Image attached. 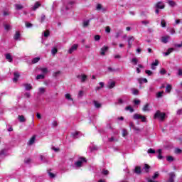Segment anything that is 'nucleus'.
<instances>
[{"instance_id": "f257e3e1", "label": "nucleus", "mask_w": 182, "mask_h": 182, "mask_svg": "<svg viewBox=\"0 0 182 182\" xmlns=\"http://www.w3.org/2000/svg\"><path fill=\"white\" fill-rule=\"evenodd\" d=\"M154 119H159L161 122H164V119H166V113L161 112L160 110H158L154 114Z\"/></svg>"}, {"instance_id": "f03ea898", "label": "nucleus", "mask_w": 182, "mask_h": 182, "mask_svg": "<svg viewBox=\"0 0 182 182\" xmlns=\"http://www.w3.org/2000/svg\"><path fill=\"white\" fill-rule=\"evenodd\" d=\"M83 163H86V158H80L75 164L77 167H82V164H83Z\"/></svg>"}, {"instance_id": "7ed1b4c3", "label": "nucleus", "mask_w": 182, "mask_h": 182, "mask_svg": "<svg viewBox=\"0 0 182 182\" xmlns=\"http://www.w3.org/2000/svg\"><path fill=\"white\" fill-rule=\"evenodd\" d=\"M127 42H128V48L129 49H130L132 48V45H133V42H134V37L133 36L128 37Z\"/></svg>"}, {"instance_id": "20e7f679", "label": "nucleus", "mask_w": 182, "mask_h": 182, "mask_svg": "<svg viewBox=\"0 0 182 182\" xmlns=\"http://www.w3.org/2000/svg\"><path fill=\"white\" fill-rule=\"evenodd\" d=\"M77 48H79V45L74 44L72 47L68 50V53L72 54L75 50H77Z\"/></svg>"}, {"instance_id": "39448f33", "label": "nucleus", "mask_w": 182, "mask_h": 182, "mask_svg": "<svg viewBox=\"0 0 182 182\" xmlns=\"http://www.w3.org/2000/svg\"><path fill=\"white\" fill-rule=\"evenodd\" d=\"M77 79L81 80L82 83H84V82H86V79H87V75H78L77 76Z\"/></svg>"}, {"instance_id": "423d86ee", "label": "nucleus", "mask_w": 182, "mask_h": 182, "mask_svg": "<svg viewBox=\"0 0 182 182\" xmlns=\"http://www.w3.org/2000/svg\"><path fill=\"white\" fill-rule=\"evenodd\" d=\"M174 178H176V173L171 172L169 173V179L166 182H174Z\"/></svg>"}, {"instance_id": "0eeeda50", "label": "nucleus", "mask_w": 182, "mask_h": 182, "mask_svg": "<svg viewBox=\"0 0 182 182\" xmlns=\"http://www.w3.org/2000/svg\"><path fill=\"white\" fill-rule=\"evenodd\" d=\"M156 9H164V3L159 1L155 5Z\"/></svg>"}, {"instance_id": "6e6552de", "label": "nucleus", "mask_w": 182, "mask_h": 182, "mask_svg": "<svg viewBox=\"0 0 182 182\" xmlns=\"http://www.w3.org/2000/svg\"><path fill=\"white\" fill-rule=\"evenodd\" d=\"M109 49V47L105 46L101 48L100 55L102 56H105L106 54V52H107V50Z\"/></svg>"}, {"instance_id": "1a4fd4ad", "label": "nucleus", "mask_w": 182, "mask_h": 182, "mask_svg": "<svg viewBox=\"0 0 182 182\" xmlns=\"http://www.w3.org/2000/svg\"><path fill=\"white\" fill-rule=\"evenodd\" d=\"M170 39H171L170 36H163V37H161V42L163 43H167V42H168V41H170Z\"/></svg>"}, {"instance_id": "9d476101", "label": "nucleus", "mask_w": 182, "mask_h": 182, "mask_svg": "<svg viewBox=\"0 0 182 182\" xmlns=\"http://www.w3.org/2000/svg\"><path fill=\"white\" fill-rule=\"evenodd\" d=\"M97 11H102V12H106V9L102 6V4H97L96 6Z\"/></svg>"}, {"instance_id": "9b49d317", "label": "nucleus", "mask_w": 182, "mask_h": 182, "mask_svg": "<svg viewBox=\"0 0 182 182\" xmlns=\"http://www.w3.org/2000/svg\"><path fill=\"white\" fill-rule=\"evenodd\" d=\"M14 75V79H13V82H18V79H19V76L21 75L18 72H15Z\"/></svg>"}, {"instance_id": "f8f14e48", "label": "nucleus", "mask_w": 182, "mask_h": 182, "mask_svg": "<svg viewBox=\"0 0 182 182\" xmlns=\"http://www.w3.org/2000/svg\"><path fill=\"white\" fill-rule=\"evenodd\" d=\"M35 140H36V136L33 135L29 140L28 141V145L29 146H32V144H33V143H35Z\"/></svg>"}, {"instance_id": "ddd939ff", "label": "nucleus", "mask_w": 182, "mask_h": 182, "mask_svg": "<svg viewBox=\"0 0 182 182\" xmlns=\"http://www.w3.org/2000/svg\"><path fill=\"white\" fill-rule=\"evenodd\" d=\"M129 127L134 130H136V132H140V129L134 126V124L133 122L129 123Z\"/></svg>"}, {"instance_id": "4468645a", "label": "nucleus", "mask_w": 182, "mask_h": 182, "mask_svg": "<svg viewBox=\"0 0 182 182\" xmlns=\"http://www.w3.org/2000/svg\"><path fill=\"white\" fill-rule=\"evenodd\" d=\"M18 119L21 123H25V122H26V119H25L23 115H18Z\"/></svg>"}, {"instance_id": "2eb2a0df", "label": "nucleus", "mask_w": 182, "mask_h": 182, "mask_svg": "<svg viewBox=\"0 0 182 182\" xmlns=\"http://www.w3.org/2000/svg\"><path fill=\"white\" fill-rule=\"evenodd\" d=\"M134 173L136 174H141V168L140 166H136L134 169Z\"/></svg>"}, {"instance_id": "dca6fc26", "label": "nucleus", "mask_w": 182, "mask_h": 182, "mask_svg": "<svg viewBox=\"0 0 182 182\" xmlns=\"http://www.w3.org/2000/svg\"><path fill=\"white\" fill-rule=\"evenodd\" d=\"M39 6H41V3H39V1L36 2V4H34V6L32 8L33 11H36L38 8H39Z\"/></svg>"}, {"instance_id": "f3484780", "label": "nucleus", "mask_w": 182, "mask_h": 182, "mask_svg": "<svg viewBox=\"0 0 182 182\" xmlns=\"http://www.w3.org/2000/svg\"><path fill=\"white\" fill-rule=\"evenodd\" d=\"M149 105L146 104L144 107L142 108L143 112H150Z\"/></svg>"}, {"instance_id": "a211bd4d", "label": "nucleus", "mask_w": 182, "mask_h": 182, "mask_svg": "<svg viewBox=\"0 0 182 182\" xmlns=\"http://www.w3.org/2000/svg\"><path fill=\"white\" fill-rule=\"evenodd\" d=\"M124 103V101L122 98H119L117 100V102H114L115 106H117L118 105H123Z\"/></svg>"}, {"instance_id": "6ab92c4d", "label": "nucleus", "mask_w": 182, "mask_h": 182, "mask_svg": "<svg viewBox=\"0 0 182 182\" xmlns=\"http://www.w3.org/2000/svg\"><path fill=\"white\" fill-rule=\"evenodd\" d=\"M171 89H173V87H171V85L168 84L166 88V93H170L171 92Z\"/></svg>"}, {"instance_id": "aec40b11", "label": "nucleus", "mask_w": 182, "mask_h": 182, "mask_svg": "<svg viewBox=\"0 0 182 182\" xmlns=\"http://www.w3.org/2000/svg\"><path fill=\"white\" fill-rule=\"evenodd\" d=\"M94 106L97 108V109H100V107H102V104L99 103V102L97 101H94Z\"/></svg>"}, {"instance_id": "412c9836", "label": "nucleus", "mask_w": 182, "mask_h": 182, "mask_svg": "<svg viewBox=\"0 0 182 182\" xmlns=\"http://www.w3.org/2000/svg\"><path fill=\"white\" fill-rule=\"evenodd\" d=\"M167 2L170 6H176V5H177V4L173 0H167Z\"/></svg>"}, {"instance_id": "4be33fe9", "label": "nucleus", "mask_w": 182, "mask_h": 182, "mask_svg": "<svg viewBox=\"0 0 182 182\" xmlns=\"http://www.w3.org/2000/svg\"><path fill=\"white\" fill-rule=\"evenodd\" d=\"M174 50L173 48H168L166 53H164L165 56H168Z\"/></svg>"}, {"instance_id": "5701e85b", "label": "nucleus", "mask_w": 182, "mask_h": 182, "mask_svg": "<svg viewBox=\"0 0 182 182\" xmlns=\"http://www.w3.org/2000/svg\"><path fill=\"white\" fill-rule=\"evenodd\" d=\"M36 80H43V79H45V75L43 74L38 75L36 76Z\"/></svg>"}, {"instance_id": "b1692460", "label": "nucleus", "mask_w": 182, "mask_h": 182, "mask_svg": "<svg viewBox=\"0 0 182 182\" xmlns=\"http://www.w3.org/2000/svg\"><path fill=\"white\" fill-rule=\"evenodd\" d=\"M39 60H41V58L36 57V58H33V59L32 60L31 63H32L33 65H35V63H38V62Z\"/></svg>"}, {"instance_id": "393cba45", "label": "nucleus", "mask_w": 182, "mask_h": 182, "mask_svg": "<svg viewBox=\"0 0 182 182\" xmlns=\"http://www.w3.org/2000/svg\"><path fill=\"white\" fill-rule=\"evenodd\" d=\"M6 59L8 60L9 62H12V55H11L9 53L6 54Z\"/></svg>"}, {"instance_id": "a878e982", "label": "nucleus", "mask_w": 182, "mask_h": 182, "mask_svg": "<svg viewBox=\"0 0 182 182\" xmlns=\"http://www.w3.org/2000/svg\"><path fill=\"white\" fill-rule=\"evenodd\" d=\"M114 86H116L115 82H109V84H108V87L109 89H113V87H114Z\"/></svg>"}, {"instance_id": "bb28decb", "label": "nucleus", "mask_w": 182, "mask_h": 182, "mask_svg": "<svg viewBox=\"0 0 182 182\" xmlns=\"http://www.w3.org/2000/svg\"><path fill=\"white\" fill-rule=\"evenodd\" d=\"M23 86L26 87V90H31V89H32L31 84H24Z\"/></svg>"}, {"instance_id": "cd10ccee", "label": "nucleus", "mask_w": 182, "mask_h": 182, "mask_svg": "<svg viewBox=\"0 0 182 182\" xmlns=\"http://www.w3.org/2000/svg\"><path fill=\"white\" fill-rule=\"evenodd\" d=\"M131 62L132 65H137V63H139V60L136 58H134L132 59Z\"/></svg>"}, {"instance_id": "c85d7f7f", "label": "nucleus", "mask_w": 182, "mask_h": 182, "mask_svg": "<svg viewBox=\"0 0 182 182\" xmlns=\"http://www.w3.org/2000/svg\"><path fill=\"white\" fill-rule=\"evenodd\" d=\"M20 37H21V33H19V31H16L14 36L15 41H18V39H19Z\"/></svg>"}, {"instance_id": "c756f323", "label": "nucleus", "mask_w": 182, "mask_h": 182, "mask_svg": "<svg viewBox=\"0 0 182 182\" xmlns=\"http://www.w3.org/2000/svg\"><path fill=\"white\" fill-rule=\"evenodd\" d=\"M89 23H90V21L87 20L83 22V28H87L89 26Z\"/></svg>"}, {"instance_id": "7c9ffc66", "label": "nucleus", "mask_w": 182, "mask_h": 182, "mask_svg": "<svg viewBox=\"0 0 182 182\" xmlns=\"http://www.w3.org/2000/svg\"><path fill=\"white\" fill-rule=\"evenodd\" d=\"M150 168V166L149 164H145L144 166V170H145L146 173H149V170Z\"/></svg>"}, {"instance_id": "2f4dec72", "label": "nucleus", "mask_w": 182, "mask_h": 182, "mask_svg": "<svg viewBox=\"0 0 182 182\" xmlns=\"http://www.w3.org/2000/svg\"><path fill=\"white\" fill-rule=\"evenodd\" d=\"M38 91H39L40 95H43V93H45V92H46V89H45V87H40Z\"/></svg>"}, {"instance_id": "473e14b6", "label": "nucleus", "mask_w": 182, "mask_h": 182, "mask_svg": "<svg viewBox=\"0 0 182 182\" xmlns=\"http://www.w3.org/2000/svg\"><path fill=\"white\" fill-rule=\"evenodd\" d=\"M133 118L134 119V120H139V119H141V115L139 114H135Z\"/></svg>"}, {"instance_id": "72a5a7b5", "label": "nucleus", "mask_w": 182, "mask_h": 182, "mask_svg": "<svg viewBox=\"0 0 182 182\" xmlns=\"http://www.w3.org/2000/svg\"><path fill=\"white\" fill-rule=\"evenodd\" d=\"M15 8L17 10L23 9V6H22L21 4H15Z\"/></svg>"}, {"instance_id": "f704fd0d", "label": "nucleus", "mask_w": 182, "mask_h": 182, "mask_svg": "<svg viewBox=\"0 0 182 182\" xmlns=\"http://www.w3.org/2000/svg\"><path fill=\"white\" fill-rule=\"evenodd\" d=\"M125 110H129L130 113H133V112H134V109H133L131 106L126 107Z\"/></svg>"}, {"instance_id": "c9c22d12", "label": "nucleus", "mask_w": 182, "mask_h": 182, "mask_svg": "<svg viewBox=\"0 0 182 182\" xmlns=\"http://www.w3.org/2000/svg\"><path fill=\"white\" fill-rule=\"evenodd\" d=\"M157 153H159L158 159L161 160V159H163V156H161V149H158Z\"/></svg>"}, {"instance_id": "e433bc0d", "label": "nucleus", "mask_w": 182, "mask_h": 182, "mask_svg": "<svg viewBox=\"0 0 182 182\" xmlns=\"http://www.w3.org/2000/svg\"><path fill=\"white\" fill-rule=\"evenodd\" d=\"M51 53H52V55H53L55 56L56 55V53H58V48H53L51 50Z\"/></svg>"}, {"instance_id": "4c0bfd02", "label": "nucleus", "mask_w": 182, "mask_h": 182, "mask_svg": "<svg viewBox=\"0 0 182 182\" xmlns=\"http://www.w3.org/2000/svg\"><path fill=\"white\" fill-rule=\"evenodd\" d=\"M147 153L149 154H154L156 153V150H154L153 149H148Z\"/></svg>"}, {"instance_id": "58836bf2", "label": "nucleus", "mask_w": 182, "mask_h": 182, "mask_svg": "<svg viewBox=\"0 0 182 182\" xmlns=\"http://www.w3.org/2000/svg\"><path fill=\"white\" fill-rule=\"evenodd\" d=\"M40 70L42 71L43 73H48L49 70L46 68H40Z\"/></svg>"}, {"instance_id": "ea45409f", "label": "nucleus", "mask_w": 182, "mask_h": 182, "mask_svg": "<svg viewBox=\"0 0 182 182\" xmlns=\"http://www.w3.org/2000/svg\"><path fill=\"white\" fill-rule=\"evenodd\" d=\"M79 132H75V133H73L72 134V136L73 137V139H77V136H79Z\"/></svg>"}, {"instance_id": "a19ab883", "label": "nucleus", "mask_w": 182, "mask_h": 182, "mask_svg": "<svg viewBox=\"0 0 182 182\" xmlns=\"http://www.w3.org/2000/svg\"><path fill=\"white\" fill-rule=\"evenodd\" d=\"M6 154V149H2L0 151V157Z\"/></svg>"}, {"instance_id": "79ce46f5", "label": "nucleus", "mask_w": 182, "mask_h": 182, "mask_svg": "<svg viewBox=\"0 0 182 182\" xmlns=\"http://www.w3.org/2000/svg\"><path fill=\"white\" fill-rule=\"evenodd\" d=\"M159 175L160 173H159V172H155L154 175L152 176L153 180H156V178H157V177H159Z\"/></svg>"}, {"instance_id": "37998d69", "label": "nucleus", "mask_w": 182, "mask_h": 182, "mask_svg": "<svg viewBox=\"0 0 182 182\" xmlns=\"http://www.w3.org/2000/svg\"><path fill=\"white\" fill-rule=\"evenodd\" d=\"M65 99H67V100H72V101H73V99L72 98V97H70V94H66L65 95Z\"/></svg>"}, {"instance_id": "c03bdc74", "label": "nucleus", "mask_w": 182, "mask_h": 182, "mask_svg": "<svg viewBox=\"0 0 182 182\" xmlns=\"http://www.w3.org/2000/svg\"><path fill=\"white\" fill-rule=\"evenodd\" d=\"M164 93V91L159 92L156 94V97L160 98L163 97V94Z\"/></svg>"}, {"instance_id": "a18cd8bd", "label": "nucleus", "mask_w": 182, "mask_h": 182, "mask_svg": "<svg viewBox=\"0 0 182 182\" xmlns=\"http://www.w3.org/2000/svg\"><path fill=\"white\" fill-rule=\"evenodd\" d=\"M129 134V133L127 132V130L126 129H123L122 130V136L123 137H126V136H127Z\"/></svg>"}, {"instance_id": "49530a36", "label": "nucleus", "mask_w": 182, "mask_h": 182, "mask_svg": "<svg viewBox=\"0 0 182 182\" xmlns=\"http://www.w3.org/2000/svg\"><path fill=\"white\" fill-rule=\"evenodd\" d=\"M139 83H143V82L144 83H147V80L146 78H141V79H139Z\"/></svg>"}, {"instance_id": "de8ad7c7", "label": "nucleus", "mask_w": 182, "mask_h": 182, "mask_svg": "<svg viewBox=\"0 0 182 182\" xmlns=\"http://www.w3.org/2000/svg\"><path fill=\"white\" fill-rule=\"evenodd\" d=\"M168 31L171 35H174V33H176V30L173 28H169Z\"/></svg>"}, {"instance_id": "09e8293b", "label": "nucleus", "mask_w": 182, "mask_h": 182, "mask_svg": "<svg viewBox=\"0 0 182 182\" xmlns=\"http://www.w3.org/2000/svg\"><path fill=\"white\" fill-rule=\"evenodd\" d=\"M60 74V71H57L53 73V76L54 77H57V76H59Z\"/></svg>"}, {"instance_id": "8fccbe9b", "label": "nucleus", "mask_w": 182, "mask_h": 182, "mask_svg": "<svg viewBox=\"0 0 182 182\" xmlns=\"http://www.w3.org/2000/svg\"><path fill=\"white\" fill-rule=\"evenodd\" d=\"M161 25L162 28H166V21L161 20Z\"/></svg>"}, {"instance_id": "3c124183", "label": "nucleus", "mask_w": 182, "mask_h": 182, "mask_svg": "<svg viewBox=\"0 0 182 182\" xmlns=\"http://www.w3.org/2000/svg\"><path fill=\"white\" fill-rule=\"evenodd\" d=\"M160 73L161 75H166V73H167V71L166 70V69L161 68L160 70Z\"/></svg>"}, {"instance_id": "603ef678", "label": "nucleus", "mask_w": 182, "mask_h": 182, "mask_svg": "<svg viewBox=\"0 0 182 182\" xmlns=\"http://www.w3.org/2000/svg\"><path fill=\"white\" fill-rule=\"evenodd\" d=\"M145 73H146V75H148V76H151V75H153V72H151V70H146Z\"/></svg>"}, {"instance_id": "864d4df0", "label": "nucleus", "mask_w": 182, "mask_h": 182, "mask_svg": "<svg viewBox=\"0 0 182 182\" xmlns=\"http://www.w3.org/2000/svg\"><path fill=\"white\" fill-rule=\"evenodd\" d=\"M132 94L136 95H139V90L136 89H132Z\"/></svg>"}, {"instance_id": "5fc2aeb1", "label": "nucleus", "mask_w": 182, "mask_h": 182, "mask_svg": "<svg viewBox=\"0 0 182 182\" xmlns=\"http://www.w3.org/2000/svg\"><path fill=\"white\" fill-rule=\"evenodd\" d=\"M152 66H159V60H156L154 63H152L151 65Z\"/></svg>"}, {"instance_id": "6e6d98bb", "label": "nucleus", "mask_w": 182, "mask_h": 182, "mask_svg": "<svg viewBox=\"0 0 182 182\" xmlns=\"http://www.w3.org/2000/svg\"><path fill=\"white\" fill-rule=\"evenodd\" d=\"M181 152H182V151L180 149H175L176 154H181Z\"/></svg>"}, {"instance_id": "4d7b16f0", "label": "nucleus", "mask_w": 182, "mask_h": 182, "mask_svg": "<svg viewBox=\"0 0 182 182\" xmlns=\"http://www.w3.org/2000/svg\"><path fill=\"white\" fill-rule=\"evenodd\" d=\"M26 28H32L33 25L31 23L26 22L25 23Z\"/></svg>"}, {"instance_id": "13d9d810", "label": "nucleus", "mask_w": 182, "mask_h": 182, "mask_svg": "<svg viewBox=\"0 0 182 182\" xmlns=\"http://www.w3.org/2000/svg\"><path fill=\"white\" fill-rule=\"evenodd\" d=\"M166 160H167V161H173L174 158H173V156H168L166 158Z\"/></svg>"}, {"instance_id": "bf43d9fd", "label": "nucleus", "mask_w": 182, "mask_h": 182, "mask_svg": "<svg viewBox=\"0 0 182 182\" xmlns=\"http://www.w3.org/2000/svg\"><path fill=\"white\" fill-rule=\"evenodd\" d=\"M44 36L45 38H48V36H49V30H47L44 32Z\"/></svg>"}, {"instance_id": "052dcab7", "label": "nucleus", "mask_w": 182, "mask_h": 182, "mask_svg": "<svg viewBox=\"0 0 182 182\" xmlns=\"http://www.w3.org/2000/svg\"><path fill=\"white\" fill-rule=\"evenodd\" d=\"M4 28H5L6 31H9V29H11V26H9L8 24H5Z\"/></svg>"}, {"instance_id": "680f3d73", "label": "nucleus", "mask_w": 182, "mask_h": 182, "mask_svg": "<svg viewBox=\"0 0 182 182\" xmlns=\"http://www.w3.org/2000/svg\"><path fill=\"white\" fill-rule=\"evenodd\" d=\"M46 16L44 14L41 15V22H43V21H45Z\"/></svg>"}, {"instance_id": "e2e57ef3", "label": "nucleus", "mask_w": 182, "mask_h": 182, "mask_svg": "<svg viewBox=\"0 0 182 182\" xmlns=\"http://www.w3.org/2000/svg\"><path fill=\"white\" fill-rule=\"evenodd\" d=\"M141 23L143 25H149V23H150V21H142Z\"/></svg>"}, {"instance_id": "0e129e2a", "label": "nucleus", "mask_w": 182, "mask_h": 182, "mask_svg": "<svg viewBox=\"0 0 182 182\" xmlns=\"http://www.w3.org/2000/svg\"><path fill=\"white\" fill-rule=\"evenodd\" d=\"M95 41H100V36L99 35L95 36Z\"/></svg>"}, {"instance_id": "69168bd1", "label": "nucleus", "mask_w": 182, "mask_h": 182, "mask_svg": "<svg viewBox=\"0 0 182 182\" xmlns=\"http://www.w3.org/2000/svg\"><path fill=\"white\" fill-rule=\"evenodd\" d=\"M134 105H140V100H134Z\"/></svg>"}, {"instance_id": "338daca9", "label": "nucleus", "mask_w": 182, "mask_h": 182, "mask_svg": "<svg viewBox=\"0 0 182 182\" xmlns=\"http://www.w3.org/2000/svg\"><path fill=\"white\" fill-rule=\"evenodd\" d=\"M178 75L179 76H182V70H181V69H179V70H178Z\"/></svg>"}, {"instance_id": "774afa93", "label": "nucleus", "mask_w": 182, "mask_h": 182, "mask_svg": "<svg viewBox=\"0 0 182 182\" xmlns=\"http://www.w3.org/2000/svg\"><path fill=\"white\" fill-rule=\"evenodd\" d=\"M177 114L178 115L182 114V109H178Z\"/></svg>"}]
</instances>
